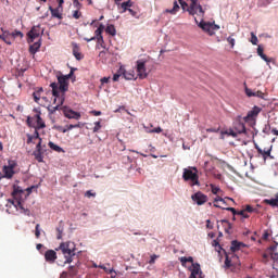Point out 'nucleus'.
<instances>
[{
  "label": "nucleus",
  "instance_id": "f257e3e1",
  "mask_svg": "<svg viewBox=\"0 0 278 278\" xmlns=\"http://www.w3.org/2000/svg\"><path fill=\"white\" fill-rule=\"evenodd\" d=\"M188 2H185L182 0H179V3L184 10V12H188L190 16H200L203 18L205 16V7L201 5V2L199 0H188Z\"/></svg>",
  "mask_w": 278,
  "mask_h": 278
},
{
  "label": "nucleus",
  "instance_id": "f03ea898",
  "mask_svg": "<svg viewBox=\"0 0 278 278\" xmlns=\"http://www.w3.org/2000/svg\"><path fill=\"white\" fill-rule=\"evenodd\" d=\"M56 251H61L63 253L65 257L64 264H72L73 260L77 255L75 253L76 251L75 242H71V241L62 242L59 249H56Z\"/></svg>",
  "mask_w": 278,
  "mask_h": 278
},
{
  "label": "nucleus",
  "instance_id": "7ed1b4c3",
  "mask_svg": "<svg viewBox=\"0 0 278 278\" xmlns=\"http://www.w3.org/2000/svg\"><path fill=\"white\" fill-rule=\"evenodd\" d=\"M179 260L182 266H186L187 262L192 264L191 267L189 268L191 273L189 278H203V271H201V265L199 263H194V258L192 256H189V257L182 256Z\"/></svg>",
  "mask_w": 278,
  "mask_h": 278
},
{
  "label": "nucleus",
  "instance_id": "20e7f679",
  "mask_svg": "<svg viewBox=\"0 0 278 278\" xmlns=\"http://www.w3.org/2000/svg\"><path fill=\"white\" fill-rule=\"evenodd\" d=\"M22 194L23 190L20 187L14 188L12 197L13 199L16 200V203L13 200H9V203H11V205H14L16 210H21V213L24 214L25 216H31V211H29V208L23 207V203H21V200H18L21 199Z\"/></svg>",
  "mask_w": 278,
  "mask_h": 278
},
{
  "label": "nucleus",
  "instance_id": "39448f33",
  "mask_svg": "<svg viewBox=\"0 0 278 278\" xmlns=\"http://www.w3.org/2000/svg\"><path fill=\"white\" fill-rule=\"evenodd\" d=\"M50 87L52 88V94L54 97V103H56V105L48 108V112H50V114H54V112H58V110H60V105H64L65 98L63 92L60 96V91H58V83H52Z\"/></svg>",
  "mask_w": 278,
  "mask_h": 278
},
{
  "label": "nucleus",
  "instance_id": "423d86ee",
  "mask_svg": "<svg viewBox=\"0 0 278 278\" xmlns=\"http://www.w3.org/2000/svg\"><path fill=\"white\" fill-rule=\"evenodd\" d=\"M184 181H190V186H200L199 170L197 167L185 168L182 172Z\"/></svg>",
  "mask_w": 278,
  "mask_h": 278
},
{
  "label": "nucleus",
  "instance_id": "0eeeda50",
  "mask_svg": "<svg viewBox=\"0 0 278 278\" xmlns=\"http://www.w3.org/2000/svg\"><path fill=\"white\" fill-rule=\"evenodd\" d=\"M194 22L197 23L198 27H200V29L204 30L205 34H208V36H214L216 34V31H218V29H220V26H218L214 23L205 22L203 20L199 23V20H197V17H194Z\"/></svg>",
  "mask_w": 278,
  "mask_h": 278
},
{
  "label": "nucleus",
  "instance_id": "6e6552de",
  "mask_svg": "<svg viewBox=\"0 0 278 278\" xmlns=\"http://www.w3.org/2000/svg\"><path fill=\"white\" fill-rule=\"evenodd\" d=\"M137 77L139 79H147L149 73H147V62L142 60L137 61Z\"/></svg>",
  "mask_w": 278,
  "mask_h": 278
},
{
  "label": "nucleus",
  "instance_id": "1a4fd4ad",
  "mask_svg": "<svg viewBox=\"0 0 278 278\" xmlns=\"http://www.w3.org/2000/svg\"><path fill=\"white\" fill-rule=\"evenodd\" d=\"M260 112H262V108L254 106L251 111L248 112V115L243 117L245 123H255L257 121V116H260Z\"/></svg>",
  "mask_w": 278,
  "mask_h": 278
},
{
  "label": "nucleus",
  "instance_id": "9d476101",
  "mask_svg": "<svg viewBox=\"0 0 278 278\" xmlns=\"http://www.w3.org/2000/svg\"><path fill=\"white\" fill-rule=\"evenodd\" d=\"M105 29V25L100 24L99 27L94 31V36L91 37V40H97L98 45L103 47L105 45V40L103 39V31Z\"/></svg>",
  "mask_w": 278,
  "mask_h": 278
},
{
  "label": "nucleus",
  "instance_id": "9b49d317",
  "mask_svg": "<svg viewBox=\"0 0 278 278\" xmlns=\"http://www.w3.org/2000/svg\"><path fill=\"white\" fill-rule=\"evenodd\" d=\"M232 128L237 134H247V126H244V123L242 122V116H237L233 121Z\"/></svg>",
  "mask_w": 278,
  "mask_h": 278
},
{
  "label": "nucleus",
  "instance_id": "f8f14e48",
  "mask_svg": "<svg viewBox=\"0 0 278 278\" xmlns=\"http://www.w3.org/2000/svg\"><path fill=\"white\" fill-rule=\"evenodd\" d=\"M63 114L65 118H70L74 121H79V118H81V113L76 112L72 109H68L66 106L63 108Z\"/></svg>",
  "mask_w": 278,
  "mask_h": 278
},
{
  "label": "nucleus",
  "instance_id": "ddd939ff",
  "mask_svg": "<svg viewBox=\"0 0 278 278\" xmlns=\"http://www.w3.org/2000/svg\"><path fill=\"white\" fill-rule=\"evenodd\" d=\"M58 92L62 91L63 93L68 92V80L64 77V75H58Z\"/></svg>",
  "mask_w": 278,
  "mask_h": 278
},
{
  "label": "nucleus",
  "instance_id": "4468645a",
  "mask_svg": "<svg viewBox=\"0 0 278 278\" xmlns=\"http://www.w3.org/2000/svg\"><path fill=\"white\" fill-rule=\"evenodd\" d=\"M192 201L197 203V205H205L207 203V195L205 193L198 191L191 197Z\"/></svg>",
  "mask_w": 278,
  "mask_h": 278
},
{
  "label": "nucleus",
  "instance_id": "2eb2a0df",
  "mask_svg": "<svg viewBox=\"0 0 278 278\" xmlns=\"http://www.w3.org/2000/svg\"><path fill=\"white\" fill-rule=\"evenodd\" d=\"M40 34H41L40 26H33V28L27 34L29 38L28 42H34L36 38H40Z\"/></svg>",
  "mask_w": 278,
  "mask_h": 278
},
{
  "label": "nucleus",
  "instance_id": "dca6fc26",
  "mask_svg": "<svg viewBox=\"0 0 278 278\" xmlns=\"http://www.w3.org/2000/svg\"><path fill=\"white\" fill-rule=\"evenodd\" d=\"M43 153L45 152L42 151V143L38 141L36 146V150L33 152L35 160H37V162H43L45 161V156H42Z\"/></svg>",
  "mask_w": 278,
  "mask_h": 278
},
{
  "label": "nucleus",
  "instance_id": "f3484780",
  "mask_svg": "<svg viewBox=\"0 0 278 278\" xmlns=\"http://www.w3.org/2000/svg\"><path fill=\"white\" fill-rule=\"evenodd\" d=\"M45 260L48 264H55V260H58V252L54 250H47L45 253Z\"/></svg>",
  "mask_w": 278,
  "mask_h": 278
},
{
  "label": "nucleus",
  "instance_id": "a211bd4d",
  "mask_svg": "<svg viewBox=\"0 0 278 278\" xmlns=\"http://www.w3.org/2000/svg\"><path fill=\"white\" fill-rule=\"evenodd\" d=\"M119 73H122L123 77L128 81H131V79H138V77H136V72H134V70L126 71L124 70V67H119Z\"/></svg>",
  "mask_w": 278,
  "mask_h": 278
},
{
  "label": "nucleus",
  "instance_id": "6ab92c4d",
  "mask_svg": "<svg viewBox=\"0 0 278 278\" xmlns=\"http://www.w3.org/2000/svg\"><path fill=\"white\" fill-rule=\"evenodd\" d=\"M36 140H39L40 144H42V138H40L38 130H35L33 135H27V144H36Z\"/></svg>",
  "mask_w": 278,
  "mask_h": 278
},
{
  "label": "nucleus",
  "instance_id": "aec40b11",
  "mask_svg": "<svg viewBox=\"0 0 278 278\" xmlns=\"http://www.w3.org/2000/svg\"><path fill=\"white\" fill-rule=\"evenodd\" d=\"M255 149L257 153L263 156L264 160H268V157H270V151H273V147L262 150L260 146L255 144Z\"/></svg>",
  "mask_w": 278,
  "mask_h": 278
},
{
  "label": "nucleus",
  "instance_id": "412c9836",
  "mask_svg": "<svg viewBox=\"0 0 278 278\" xmlns=\"http://www.w3.org/2000/svg\"><path fill=\"white\" fill-rule=\"evenodd\" d=\"M49 10L53 18H59V21H62V12H64V9H60V7H56V9H53V7H49Z\"/></svg>",
  "mask_w": 278,
  "mask_h": 278
},
{
  "label": "nucleus",
  "instance_id": "4be33fe9",
  "mask_svg": "<svg viewBox=\"0 0 278 278\" xmlns=\"http://www.w3.org/2000/svg\"><path fill=\"white\" fill-rule=\"evenodd\" d=\"M0 40H3L5 45H12V35L9 30H3V34L0 35Z\"/></svg>",
  "mask_w": 278,
  "mask_h": 278
},
{
  "label": "nucleus",
  "instance_id": "5701e85b",
  "mask_svg": "<svg viewBox=\"0 0 278 278\" xmlns=\"http://www.w3.org/2000/svg\"><path fill=\"white\" fill-rule=\"evenodd\" d=\"M35 119L37 123V125L35 126V131H38V129H45V127H47L45 121H42V117H40V114L35 115Z\"/></svg>",
  "mask_w": 278,
  "mask_h": 278
},
{
  "label": "nucleus",
  "instance_id": "b1692460",
  "mask_svg": "<svg viewBox=\"0 0 278 278\" xmlns=\"http://www.w3.org/2000/svg\"><path fill=\"white\" fill-rule=\"evenodd\" d=\"M73 46V55L76 60H84V55L79 51V46L76 42L72 43Z\"/></svg>",
  "mask_w": 278,
  "mask_h": 278
},
{
  "label": "nucleus",
  "instance_id": "393cba45",
  "mask_svg": "<svg viewBox=\"0 0 278 278\" xmlns=\"http://www.w3.org/2000/svg\"><path fill=\"white\" fill-rule=\"evenodd\" d=\"M220 223H222V225H223V227H224L225 233L230 235V233H231V229H232V227H233V226L231 225V223H229V220H227V219H222Z\"/></svg>",
  "mask_w": 278,
  "mask_h": 278
},
{
  "label": "nucleus",
  "instance_id": "a878e982",
  "mask_svg": "<svg viewBox=\"0 0 278 278\" xmlns=\"http://www.w3.org/2000/svg\"><path fill=\"white\" fill-rule=\"evenodd\" d=\"M257 55H260V58L264 60V62H266L267 64H270L271 60L268 59L266 54H264V48H262V46L257 47Z\"/></svg>",
  "mask_w": 278,
  "mask_h": 278
},
{
  "label": "nucleus",
  "instance_id": "bb28decb",
  "mask_svg": "<svg viewBox=\"0 0 278 278\" xmlns=\"http://www.w3.org/2000/svg\"><path fill=\"white\" fill-rule=\"evenodd\" d=\"M40 40L35 42L34 45H31L29 47V53H31V55H36V53H38L39 49H40Z\"/></svg>",
  "mask_w": 278,
  "mask_h": 278
},
{
  "label": "nucleus",
  "instance_id": "cd10ccee",
  "mask_svg": "<svg viewBox=\"0 0 278 278\" xmlns=\"http://www.w3.org/2000/svg\"><path fill=\"white\" fill-rule=\"evenodd\" d=\"M3 174L7 179H12L14 177V169H11L10 167H7V165L3 167Z\"/></svg>",
  "mask_w": 278,
  "mask_h": 278
},
{
  "label": "nucleus",
  "instance_id": "c85d7f7f",
  "mask_svg": "<svg viewBox=\"0 0 278 278\" xmlns=\"http://www.w3.org/2000/svg\"><path fill=\"white\" fill-rule=\"evenodd\" d=\"M179 9H180V8H179V4L177 3V1H174V7H173V9H166V10H165V14H173V15H175V14H177V12H178Z\"/></svg>",
  "mask_w": 278,
  "mask_h": 278
},
{
  "label": "nucleus",
  "instance_id": "c756f323",
  "mask_svg": "<svg viewBox=\"0 0 278 278\" xmlns=\"http://www.w3.org/2000/svg\"><path fill=\"white\" fill-rule=\"evenodd\" d=\"M48 147L52 149V151H55L56 153H64V149L62 147L53 143V141H49Z\"/></svg>",
  "mask_w": 278,
  "mask_h": 278
},
{
  "label": "nucleus",
  "instance_id": "7c9ffc66",
  "mask_svg": "<svg viewBox=\"0 0 278 278\" xmlns=\"http://www.w3.org/2000/svg\"><path fill=\"white\" fill-rule=\"evenodd\" d=\"M121 8H122L123 12H127V10L134 8V2L131 0H127L126 2H123L121 4Z\"/></svg>",
  "mask_w": 278,
  "mask_h": 278
},
{
  "label": "nucleus",
  "instance_id": "2f4dec72",
  "mask_svg": "<svg viewBox=\"0 0 278 278\" xmlns=\"http://www.w3.org/2000/svg\"><path fill=\"white\" fill-rule=\"evenodd\" d=\"M240 247H242V242L236 240L231 241L230 251H232V253H236V251H240Z\"/></svg>",
  "mask_w": 278,
  "mask_h": 278
},
{
  "label": "nucleus",
  "instance_id": "473e14b6",
  "mask_svg": "<svg viewBox=\"0 0 278 278\" xmlns=\"http://www.w3.org/2000/svg\"><path fill=\"white\" fill-rule=\"evenodd\" d=\"M42 92H45V89H42V87H40L38 90H36L33 93L35 103H38L40 101V94H42Z\"/></svg>",
  "mask_w": 278,
  "mask_h": 278
},
{
  "label": "nucleus",
  "instance_id": "72a5a7b5",
  "mask_svg": "<svg viewBox=\"0 0 278 278\" xmlns=\"http://www.w3.org/2000/svg\"><path fill=\"white\" fill-rule=\"evenodd\" d=\"M105 31L106 34H110V36H116V27L112 24L106 26Z\"/></svg>",
  "mask_w": 278,
  "mask_h": 278
},
{
  "label": "nucleus",
  "instance_id": "f704fd0d",
  "mask_svg": "<svg viewBox=\"0 0 278 278\" xmlns=\"http://www.w3.org/2000/svg\"><path fill=\"white\" fill-rule=\"evenodd\" d=\"M225 205V199L220 198V197H217L214 199V207H223L222 205Z\"/></svg>",
  "mask_w": 278,
  "mask_h": 278
},
{
  "label": "nucleus",
  "instance_id": "c9c22d12",
  "mask_svg": "<svg viewBox=\"0 0 278 278\" xmlns=\"http://www.w3.org/2000/svg\"><path fill=\"white\" fill-rule=\"evenodd\" d=\"M270 257H271V260H274V262H278V252H277V248H271Z\"/></svg>",
  "mask_w": 278,
  "mask_h": 278
},
{
  "label": "nucleus",
  "instance_id": "e433bc0d",
  "mask_svg": "<svg viewBox=\"0 0 278 278\" xmlns=\"http://www.w3.org/2000/svg\"><path fill=\"white\" fill-rule=\"evenodd\" d=\"M23 38V33L21 30H14L11 33V39L14 40L15 38Z\"/></svg>",
  "mask_w": 278,
  "mask_h": 278
},
{
  "label": "nucleus",
  "instance_id": "4c0bfd02",
  "mask_svg": "<svg viewBox=\"0 0 278 278\" xmlns=\"http://www.w3.org/2000/svg\"><path fill=\"white\" fill-rule=\"evenodd\" d=\"M75 71H77V68L72 67L70 74L63 75V77L68 81L71 79V77H73V75H75Z\"/></svg>",
  "mask_w": 278,
  "mask_h": 278
},
{
  "label": "nucleus",
  "instance_id": "58836bf2",
  "mask_svg": "<svg viewBox=\"0 0 278 278\" xmlns=\"http://www.w3.org/2000/svg\"><path fill=\"white\" fill-rule=\"evenodd\" d=\"M73 5L76 10H81V8H84V4H81L79 0H73Z\"/></svg>",
  "mask_w": 278,
  "mask_h": 278
},
{
  "label": "nucleus",
  "instance_id": "ea45409f",
  "mask_svg": "<svg viewBox=\"0 0 278 278\" xmlns=\"http://www.w3.org/2000/svg\"><path fill=\"white\" fill-rule=\"evenodd\" d=\"M73 18H75L76 21H79V18H81V12L76 9V10L73 12Z\"/></svg>",
  "mask_w": 278,
  "mask_h": 278
},
{
  "label": "nucleus",
  "instance_id": "a19ab883",
  "mask_svg": "<svg viewBox=\"0 0 278 278\" xmlns=\"http://www.w3.org/2000/svg\"><path fill=\"white\" fill-rule=\"evenodd\" d=\"M101 130V122H94L93 134Z\"/></svg>",
  "mask_w": 278,
  "mask_h": 278
},
{
  "label": "nucleus",
  "instance_id": "79ce46f5",
  "mask_svg": "<svg viewBox=\"0 0 278 278\" xmlns=\"http://www.w3.org/2000/svg\"><path fill=\"white\" fill-rule=\"evenodd\" d=\"M228 136H231L232 138H238L239 134L236 129L228 130Z\"/></svg>",
  "mask_w": 278,
  "mask_h": 278
},
{
  "label": "nucleus",
  "instance_id": "37998d69",
  "mask_svg": "<svg viewBox=\"0 0 278 278\" xmlns=\"http://www.w3.org/2000/svg\"><path fill=\"white\" fill-rule=\"evenodd\" d=\"M227 42L230 43L231 49H233V47H236V39L233 37L229 36L227 38Z\"/></svg>",
  "mask_w": 278,
  "mask_h": 278
},
{
  "label": "nucleus",
  "instance_id": "c03bdc74",
  "mask_svg": "<svg viewBox=\"0 0 278 278\" xmlns=\"http://www.w3.org/2000/svg\"><path fill=\"white\" fill-rule=\"evenodd\" d=\"M237 216H242V218H249V215L247 214L245 210L238 211Z\"/></svg>",
  "mask_w": 278,
  "mask_h": 278
},
{
  "label": "nucleus",
  "instance_id": "a18cd8bd",
  "mask_svg": "<svg viewBox=\"0 0 278 278\" xmlns=\"http://www.w3.org/2000/svg\"><path fill=\"white\" fill-rule=\"evenodd\" d=\"M9 165H7V167L11 168L12 170H14L16 168V161H9L8 162Z\"/></svg>",
  "mask_w": 278,
  "mask_h": 278
},
{
  "label": "nucleus",
  "instance_id": "49530a36",
  "mask_svg": "<svg viewBox=\"0 0 278 278\" xmlns=\"http://www.w3.org/2000/svg\"><path fill=\"white\" fill-rule=\"evenodd\" d=\"M127 12H129V14H130L131 16H134V18H139L138 12L135 11L134 9H127Z\"/></svg>",
  "mask_w": 278,
  "mask_h": 278
},
{
  "label": "nucleus",
  "instance_id": "de8ad7c7",
  "mask_svg": "<svg viewBox=\"0 0 278 278\" xmlns=\"http://www.w3.org/2000/svg\"><path fill=\"white\" fill-rule=\"evenodd\" d=\"M225 267L231 268V260L229 258V255H226Z\"/></svg>",
  "mask_w": 278,
  "mask_h": 278
},
{
  "label": "nucleus",
  "instance_id": "09e8293b",
  "mask_svg": "<svg viewBox=\"0 0 278 278\" xmlns=\"http://www.w3.org/2000/svg\"><path fill=\"white\" fill-rule=\"evenodd\" d=\"M121 76H123V73H121V70L113 76V81H118L121 79Z\"/></svg>",
  "mask_w": 278,
  "mask_h": 278
},
{
  "label": "nucleus",
  "instance_id": "8fccbe9b",
  "mask_svg": "<svg viewBox=\"0 0 278 278\" xmlns=\"http://www.w3.org/2000/svg\"><path fill=\"white\" fill-rule=\"evenodd\" d=\"M35 236L36 238H40V224H37L35 227Z\"/></svg>",
  "mask_w": 278,
  "mask_h": 278
},
{
  "label": "nucleus",
  "instance_id": "3c124183",
  "mask_svg": "<svg viewBox=\"0 0 278 278\" xmlns=\"http://www.w3.org/2000/svg\"><path fill=\"white\" fill-rule=\"evenodd\" d=\"M220 188L214 186V185H211V192H213L214 194H218Z\"/></svg>",
  "mask_w": 278,
  "mask_h": 278
},
{
  "label": "nucleus",
  "instance_id": "603ef678",
  "mask_svg": "<svg viewBox=\"0 0 278 278\" xmlns=\"http://www.w3.org/2000/svg\"><path fill=\"white\" fill-rule=\"evenodd\" d=\"M251 42L252 45H257V36H255V33H251Z\"/></svg>",
  "mask_w": 278,
  "mask_h": 278
},
{
  "label": "nucleus",
  "instance_id": "864d4df0",
  "mask_svg": "<svg viewBox=\"0 0 278 278\" xmlns=\"http://www.w3.org/2000/svg\"><path fill=\"white\" fill-rule=\"evenodd\" d=\"M85 197H87V199H90V197H97V193L92 192V190H88L86 191Z\"/></svg>",
  "mask_w": 278,
  "mask_h": 278
},
{
  "label": "nucleus",
  "instance_id": "5fc2aeb1",
  "mask_svg": "<svg viewBox=\"0 0 278 278\" xmlns=\"http://www.w3.org/2000/svg\"><path fill=\"white\" fill-rule=\"evenodd\" d=\"M224 210H226L227 212H231L233 216H238V211H236V208L233 207H226Z\"/></svg>",
  "mask_w": 278,
  "mask_h": 278
},
{
  "label": "nucleus",
  "instance_id": "6e6d98bb",
  "mask_svg": "<svg viewBox=\"0 0 278 278\" xmlns=\"http://www.w3.org/2000/svg\"><path fill=\"white\" fill-rule=\"evenodd\" d=\"M245 94L248 97H255V92H253V90L249 89V88H245Z\"/></svg>",
  "mask_w": 278,
  "mask_h": 278
},
{
  "label": "nucleus",
  "instance_id": "4d7b16f0",
  "mask_svg": "<svg viewBox=\"0 0 278 278\" xmlns=\"http://www.w3.org/2000/svg\"><path fill=\"white\" fill-rule=\"evenodd\" d=\"M162 131H163L162 127H156L151 130L152 134H162Z\"/></svg>",
  "mask_w": 278,
  "mask_h": 278
},
{
  "label": "nucleus",
  "instance_id": "13d9d810",
  "mask_svg": "<svg viewBox=\"0 0 278 278\" xmlns=\"http://www.w3.org/2000/svg\"><path fill=\"white\" fill-rule=\"evenodd\" d=\"M254 97H258V99H264V92L256 91V92H254Z\"/></svg>",
  "mask_w": 278,
  "mask_h": 278
},
{
  "label": "nucleus",
  "instance_id": "bf43d9fd",
  "mask_svg": "<svg viewBox=\"0 0 278 278\" xmlns=\"http://www.w3.org/2000/svg\"><path fill=\"white\" fill-rule=\"evenodd\" d=\"M100 81H101L102 86H103V84H110V77H103L100 79Z\"/></svg>",
  "mask_w": 278,
  "mask_h": 278
},
{
  "label": "nucleus",
  "instance_id": "052dcab7",
  "mask_svg": "<svg viewBox=\"0 0 278 278\" xmlns=\"http://www.w3.org/2000/svg\"><path fill=\"white\" fill-rule=\"evenodd\" d=\"M68 273L70 275H75L77 271L75 270V266H70L68 267Z\"/></svg>",
  "mask_w": 278,
  "mask_h": 278
},
{
  "label": "nucleus",
  "instance_id": "680f3d73",
  "mask_svg": "<svg viewBox=\"0 0 278 278\" xmlns=\"http://www.w3.org/2000/svg\"><path fill=\"white\" fill-rule=\"evenodd\" d=\"M244 211H245V213L249 212L251 214V213H253V206L247 205Z\"/></svg>",
  "mask_w": 278,
  "mask_h": 278
},
{
  "label": "nucleus",
  "instance_id": "e2e57ef3",
  "mask_svg": "<svg viewBox=\"0 0 278 278\" xmlns=\"http://www.w3.org/2000/svg\"><path fill=\"white\" fill-rule=\"evenodd\" d=\"M155 260H157V255L153 254L150 258V264H155Z\"/></svg>",
  "mask_w": 278,
  "mask_h": 278
},
{
  "label": "nucleus",
  "instance_id": "0e129e2a",
  "mask_svg": "<svg viewBox=\"0 0 278 278\" xmlns=\"http://www.w3.org/2000/svg\"><path fill=\"white\" fill-rule=\"evenodd\" d=\"M206 228L214 229V226L212 225V222L210 219L206 220Z\"/></svg>",
  "mask_w": 278,
  "mask_h": 278
},
{
  "label": "nucleus",
  "instance_id": "69168bd1",
  "mask_svg": "<svg viewBox=\"0 0 278 278\" xmlns=\"http://www.w3.org/2000/svg\"><path fill=\"white\" fill-rule=\"evenodd\" d=\"M262 262H263V264H266L268 262V254H266V253L263 254Z\"/></svg>",
  "mask_w": 278,
  "mask_h": 278
},
{
  "label": "nucleus",
  "instance_id": "338daca9",
  "mask_svg": "<svg viewBox=\"0 0 278 278\" xmlns=\"http://www.w3.org/2000/svg\"><path fill=\"white\" fill-rule=\"evenodd\" d=\"M58 8L64 10V0H59V5Z\"/></svg>",
  "mask_w": 278,
  "mask_h": 278
},
{
  "label": "nucleus",
  "instance_id": "774afa93",
  "mask_svg": "<svg viewBox=\"0 0 278 278\" xmlns=\"http://www.w3.org/2000/svg\"><path fill=\"white\" fill-rule=\"evenodd\" d=\"M84 124H81V122H78L77 124L74 125V129H79L81 128Z\"/></svg>",
  "mask_w": 278,
  "mask_h": 278
}]
</instances>
